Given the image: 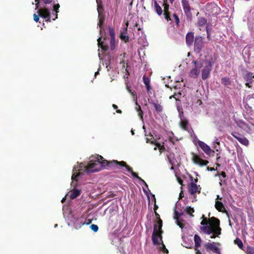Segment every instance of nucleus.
Listing matches in <instances>:
<instances>
[{"label":"nucleus","mask_w":254,"mask_h":254,"mask_svg":"<svg viewBox=\"0 0 254 254\" xmlns=\"http://www.w3.org/2000/svg\"><path fill=\"white\" fill-rule=\"evenodd\" d=\"M123 167H125L134 178L142 181L145 186H147L145 182L139 177L136 173L133 172L132 168L124 161H118L116 160L107 161L104 159L102 156L98 155L97 157L95 158V160L92 159L90 161L88 164L85 167V170L87 173H90L99 171L103 167L121 169Z\"/></svg>","instance_id":"nucleus-1"},{"label":"nucleus","mask_w":254,"mask_h":254,"mask_svg":"<svg viewBox=\"0 0 254 254\" xmlns=\"http://www.w3.org/2000/svg\"><path fill=\"white\" fill-rule=\"evenodd\" d=\"M203 220L200 222L202 225L200 230L207 235L212 234L210 238L214 239L221 234V228L220 227V220L215 217H211L208 219L202 215Z\"/></svg>","instance_id":"nucleus-2"},{"label":"nucleus","mask_w":254,"mask_h":254,"mask_svg":"<svg viewBox=\"0 0 254 254\" xmlns=\"http://www.w3.org/2000/svg\"><path fill=\"white\" fill-rule=\"evenodd\" d=\"M163 231L157 227V224H154L153 232L152 235V240L154 245H158L160 244L159 240L162 242V235Z\"/></svg>","instance_id":"nucleus-3"},{"label":"nucleus","mask_w":254,"mask_h":254,"mask_svg":"<svg viewBox=\"0 0 254 254\" xmlns=\"http://www.w3.org/2000/svg\"><path fill=\"white\" fill-rule=\"evenodd\" d=\"M192 63L194 64V67L189 72V76L193 78H196L199 75L200 69L203 65L200 61H193Z\"/></svg>","instance_id":"nucleus-4"},{"label":"nucleus","mask_w":254,"mask_h":254,"mask_svg":"<svg viewBox=\"0 0 254 254\" xmlns=\"http://www.w3.org/2000/svg\"><path fill=\"white\" fill-rule=\"evenodd\" d=\"M182 5L185 14L188 20L191 21L192 19L191 7L188 0H182Z\"/></svg>","instance_id":"nucleus-5"},{"label":"nucleus","mask_w":254,"mask_h":254,"mask_svg":"<svg viewBox=\"0 0 254 254\" xmlns=\"http://www.w3.org/2000/svg\"><path fill=\"white\" fill-rule=\"evenodd\" d=\"M219 243H207L204 244V246L207 251H211L216 254H221L219 248L217 246H219Z\"/></svg>","instance_id":"nucleus-6"},{"label":"nucleus","mask_w":254,"mask_h":254,"mask_svg":"<svg viewBox=\"0 0 254 254\" xmlns=\"http://www.w3.org/2000/svg\"><path fill=\"white\" fill-rule=\"evenodd\" d=\"M38 13L39 15L46 19L47 22L51 21V14L50 11L48 8H43L42 5L38 9Z\"/></svg>","instance_id":"nucleus-7"},{"label":"nucleus","mask_w":254,"mask_h":254,"mask_svg":"<svg viewBox=\"0 0 254 254\" xmlns=\"http://www.w3.org/2000/svg\"><path fill=\"white\" fill-rule=\"evenodd\" d=\"M243 76L244 80L246 81V86L249 88L251 87L250 84L254 82L253 80L254 78V73L246 70L245 73L243 74Z\"/></svg>","instance_id":"nucleus-8"},{"label":"nucleus","mask_w":254,"mask_h":254,"mask_svg":"<svg viewBox=\"0 0 254 254\" xmlns=\"http://www.w3.org/2000/svg\"><path fill=\"white\" fill-rule=\"evenodd\" d=\"M188 189L190 194L194 195L196 193H200L201 188L199 185L197 186L196 184L192 182L188 185Z\"/></svg>","instance_id":"nucleus-9"},{"label":"nucleus","mask_w":254,"mask_h":254,"mask_svg":"<svg viewBox=\"0 0 254 254\" xmlns=\"http://www.w3.org/2000/svg\"><path fill=\"white\" fill-rule=\"evenodd\" d=\"M232 135L239 142L243 145L247 146L249 144V141L243 134L238 132L234 131L231 133Z\"/></svg>","instance_id":"nucleus-10"},{"label":"nucleus","mask_w":254,"mask_h":254,"mask_svg":"<svg viewBox=\"0 0 254 254\" xmlns=\"http://www.w3.org/2000/svg\"><path fill=\"white\" fill-rule=\"evenodd\" d=\"M194 50L200 52L204 47L203 38L200 36H196L194 42Z\"/></svg>","instance_id":"nucleus-11"},{"label":"nucleus","mask_w":254,"mask_h":254,"mask_svg":"<svg viewBox=\"0 0 254 254\" xmlns=\"http://www.w3.org/2000/svg\"><path fill=\"white\" fill-rule=\"evenodd\" d=\"M192 156V161L196 164H198L201 166H206L209 162L207 160H205L201 159L197 154L193 152L191 153Z\"/></svg>","instance_id":"nucleus-12"},{"label":"nucleus","mask_w":254,"mask_h":254,"mask_svg":"<svg viewBox=\"0 0 254 254\" xmlns=\"http://www.w3.org/2000/svg\"><path fill=\"white\" fill-rule=\"evenodd\" d=\"M109 33L111 37V40L110 42V49L111 51H114L116 49L115 30L113 28L109 27Z\"/></svg>","instance_id":"nucleus-13"},{"label":"nucleus","mask_w":254,"mask_h":254,"mask_svg":"<svg viewBox=\"0 0 254 254\" xmlns=\"http://www.w3.org/2000/svg\"><path fill=\"white\" fill-rule=\"evenodd\" d=\"M207 64L204 67L202 70V78L203 80L207 79L210 75V71L211 70L212 64L210 62H207Z\"/></svg>","instance_id":"nucleus-14"},{"label":"nucleus","mask_w":254,"mask_h":254,"mask_svg":"<svg viewBox=\"0 0 254 254\" xmlns=\"http://www.w3.org/2000/svg\"><path fill=\"white\" fill-rule=\"evenodd\" d=\"M197 143L199 146L207 155H210L211 154L214 153V151L212 150L210 147L204 142L198 140Z\"/></svg>","instance_id":"nucleus-15"},{"label":"nucleus","mask_w":254,"mask_h":254,"mask_svg":"<svg viewBox=\"0 0 254 254\" xmlns=\"http://www.w3.org/2000/svg\"><path fill=\"white\" fill-rule=\"evenodd\" d=\"M194 247L195 254H202V253L198 249V248L200 246L201 239L200 237L197 234H195L194 236Z\"/></svg>","instance_id":"nucleus-16"},{"label":"nucleus","mask_w":254,"mask_h":254,"mask_svg":"<svg viewBox=\"0 0 254 254\" xmlns=\"http://www.w3.org/2000/svg\"><path fill=\"white\" fill-rule=\"evenodd\" d=\"M163 6L164 7L163 12L164 15V18L167 21H171L172 19L171 18L170 13L169 12V4L166 3H163Z\"/></svg>","instance_id":"nucleus-17"},{"label":"nucleus","mask_w":254,"mask_h":254,"mask_svg":"<svg viewBox=\"0 0 254 254\" xmlns=\"http://www.w3.org/2000/svg\"><path fill=\"white\" fill-rule=\"evenodd\" d=\"M120 39L125 43L128 42L129 36L127 34V28H123L120 31Z\"/></svg>","instance_id":"nucleus-18"},{"label":"nucleus","mask_w":254,"mask_h":254,"mask_svg":"<svg viewBox=\"0 0 254 254\" xmlns=\"http://www.w3.org/2000/svg\"><path fill=\"white\" fill-rule=\"evenodd\" d=\"M194 33L190 32L187 34L186 42L188 46H190L192 45L193 42H194Z\"/></svg>","instance_id":"nucleus-19"},{"label":"nucleus","mask_w":254,"mask_h":254,"mask_svg":"<svg viewBox=\"0 0 254 254\" xmlns=\"http://www.w3.org/2000/svg\"><path fill=\"white\" fill-rule=\"evenodd\" d=\"M36 9H38L43 4H48L52 2V0H35Z\"/></svg>","instance_id":"nucleus-20"},{"label":"nucleus","mask_w":254,"mask_h":254,"mask_svg":"<svg viewBox=\"0 0 254 254\" xmlns=\"http://www.w3.org/2000/svg\"><path fill=\"white\" fill-rule=\"evenodd\" d=\"M215 208L219 212H225V208L223 203L220 201H216L215 204Z\"/></svg>","instance_id":"nucleus-21"},{"label":"nucleus","mask_w":254,"mask_h":254,"mask_svg":"<svg viewBox=\"0 0 254 254\" xmlns=\"http://www.w3.org/2000/svg\"><path fill=\"white\" fill-rule=\"evenodd\" d=\"M154 213L157 219V220L154 222V224H157V227H159V229H161L163 226V221L157 211L154 212Z\"/></svg>","instance_id":"nucleus-22"},{"label":"nucleus","mask_w":254,"mask_h":254,"mask_svg":"<svg viewBox=\"0 0 254 254\" xmlns=\"http://www.w3.org/2000/svg\"><path fill=\"white\" fill-rule=\"evenodd\" d=\"M154 3L155 11L158 15H161L163 13V10L161 7L159 5L156 0L154 1Z\"/></svg>","instance_id":"nucleus-23"},{"label":"nucleus","mask_w":254,"mask_h":254,"mask_svg":"<svg viewBox=\"0 0 254 254\" xmlns=\"http://www.w3.org/2000/svg\"><path fill=\"white\" fill-rule=\"evenodd\" d=\"M181 127L185 130L188 131L189 122L186 119H181L180 122Z\"/></svg>","instance_id":"nucleus-24"},{"label":"nucleus","mask_w":254,"mask_h":254,"mask_svg":"<svg viewBox=\"0 0 254 254\" xmlns=\"http://www.w3.org/2000/svg\"><path fill=\"white\" fill-rule=\"evenodd\" d=\"M146 137V141L147 143H150V144H154L156 142V140L154 139L153 135L150 132L149 134H145Z\"/></svg>","instance_id":"nucleus-25"},{"label":"nucleus","mask_w":254,"mask_h":254,"mask_svg":"<svg viewBox=\"0 0 254 254\" xmlns=\"http://www.w3.org/2000/svg\"><path fill=\"white\" fill-rule=\"evenodd\" d=\"M143 82L144 84L145 85L146 89L148 92H149L151 89V87L150 85V79L148 77L145 76V75L143 76Z\"/></svg>","instance_id":"nucleus-26"},{"label":"nucleus","mask_w":254,"mask_h":254,"mask_svg":"<svg viewBox=\"0 0 254 254\" xmlns=\"http://www.w3.org/2000/svg\"><path fill=\"white\" fill-rule=\"evenodd\" d=\"M183 214V213H179L178 211L176 210H175L174 211V219L176 220V221L178 222V225L180 226V227L182 228V224L179 223V219L180 217Z\"/></svg>","instance_id":"nucleus-27"},{"label":"nucleus","mask_w":254,"mask_h":254,"mask_svg":"<svg viewBox=\"0 0 254 254\" xmlns=\"http://www.w3.org/2000/svg\"><path fill=\"white\" fill-rule=\"evenodd\" d=\"M80 194V190H78L74 189L72 191L70 192V197L71 199H74L76 198L78 196H79Z\"/></svg>","instance_id":"nucleus-28"},{"label":"nucleus","mask_w":254,"mask_h":254,"mask_svg":"<svg viewBox=\"0 0 254 254\" xmlns=\"http://www.w3.org/2000/svg\"><path fill=\"white\" fill-rule=\"evenodd\" d=\"M207 23V19L204 17H199L198 18L197 21V25L198 26H204Z\"/></svg>","instance_id":"nucleus-29"},{"label":"nucleus","mask_w":254,"mask_h":254,"mask_svg":"<svg viewBox=\"0 0 254 254\" xmlns=\"http://www.w3.org/2000/svg\"><path fill=\"white\" fill-rule=\"evenodd\" d=\"M101 39L102 38L101 37H99L98 40H97V41H98V46L99 47H100L104 51H107L108 49V46H106V45H103V42L101 41Z\"/></svg>","instance_id":"nucleus-30"},{"label":"nucleus","mask_w":254,"mask_h":254,"mask_svg":"<svg viewBox=\"0 0 254 254\" xmlns=\"http://www.w3.org/2000/svg\"><path fill=\"white\" fill-rule=\"evenodd\" d=\"M221 83L224 86H228L231 84V81L229 77H225L221 79Z\"/></svg>","instance_id":"nucleus-31"},{"label":"nucleus","mask_w":254,"mask_h":254,"mask_svg":"<svg viewBox=\"0 0 254 254\" xmlns=\"http://www.w3.org/2000/svg\"><path fill=\"white\" fill-rule=\"evenodd\" d=\"M60 7V4L59 3L56 4L54 5V11H55V17H53L52 19L53 20H55L57 18H58V13L59 12V8Z\"/></svg>","instance_id":"nucleus-32"},{"label":"nucleus","mask_w":254,"mask_h":254,"mask_svg":"<svg viewBox=\"0 0 254 254\" xmlns=\"http://www.w3.org/2000/svg\"><path fill=\"white\" fill-rule=\"evenodd\" d=\"M153 105L156 112H157L158 113H160L162 111L163 108L161 105L157 103H153Z\"/></svg>","instance_id":"nucleus-33"},{"label":"nucleus","mask_w":254,"mask_h":254,"mask_svg":"<svg viewBox=\"0 0 254 254\" xmlns=\"http://www.w3.org/2000/svg\"><path fill=\"white\" fill-rule=\"evenodd\" d=\"M135 101V104L137 106L136 108L137 111L138 112V115L141 117V119H143V112L141 109L140 106L137 103V100Z\"/></svg>","instance_id":"nucleus-34"},{"label":"nucleus","mask_w":254,"mask_h":254,"mask_svg":"<svg viewBox=\"0 0 254 254\" xmlns=\"http://www.w3.org/2000/svg\"><path fill=\"white\" fill-rule=\"evenodd\" d=\"M234 243L239 247V248L241 249H242L243 248V243L242 241V240L239 238H237L234 240Z\"/></svg>","instance_id":"nucleus-35"},{"label":"nucleus","mask_w":254,"mask_h":254,"mask_svg":"<svg viewBox=\"0 0 254 254\" xmlns=\"http://www.w3.org/2000/svg\"><path fill=\"white\" fill-rule=\"evenodd\" d=\"M174 154L173 153H169V154L167 155V158L168 162H169V163L171 165H172V166L171 167V169H174V167L173 166V165H174V162L172 159V157L174 156Z\"/></svg>","instance_id":"nucleus-36"},{"label":"nucleus","mask_w":254,"mask_h":254,"mask_svg":"<svg viewBox=\"0 0 254 254\" xmlns=\"http://www.w3.org/2000/svg\"><path fill=\"white\" fill-rule=\"evenodd\" d=\"M186 211L187 213L189 214L190 216H193V215L192 214V213L194 211L193 208L190 206H188L186 209Z\"/></svg>","instance_id":"nucleus-37"},{"label":"nucleus","mask_w":254,"mask_h":254,"mask_svg":"<svg viewBox=\"0 0 254 254\" xmlns=\"http://www.w3.org/2000/svg\"><path fill=\"white\" fill-rule=\"evenodd\" d=\"M247 254H254V247L248 246L246 250Z\"/></svg>","instance_id":"nucleus-38"},{"label":"nucleus","mask_w":254,"mask_h":254,"mask_svg":"<svg viewBox=\"0 0 254 254\" xmlns=\"http://www.w3.org/2000/svg\"><path fill=\"white\" fill-rule=\"evenodd\" d=\"M127 90L128 92L129 93H130L131 94V95H132V96L133 97V100L134 101H136L137 100V95H136V94L134 92H132L131 91L130 88L129 87H127Z\"/></svg>","instance_id":"nucleus-39"},{"label":"nucleus","mask_w":254,"mask_h":254,"mask_svg":"<svg viewBox=\"0 0 254 254\" xmlns=\"http://www.w3.org/2000/svg\"><path fill=\"white\" fill-rule=\"evenodd\" d=\"M173 17L175 19V22L177 26H179L180 25V19L179 16L177 15V14L174 13L173 15Z\"/></svg>","instance_id":"nucleus-40"},{"label":"nucleus","mask_w":254,"mask_h":254,"mask_svg":"<svg viewBox=\"0 0 254 254\" xmlns=\"http://www.w3.org/2000/svg\"><path fill=\"white\" fill-rule=\"evenodd\" d=\"M157 147L159 148V151L161 153L162 151L165 150V148L164 145H161L160 143L155 142V144Z\"/></svg>","instance_id":"nucleus-41"},{"label":"nucleus","mask_w":254,"mask_h":254,"mask_svg":"<svg viewBox=\"0 0 254 254\" xmlns=\"http://www.w3.org/2000/svg\"><path fill=\"white\" fill-rule=\"evenodd\" d=\"M99 21L98 25L101 29L102 28V26H103V24L104 21V18H101L100 17V14H99Z\"/></svg>","instance_id":"nucleus-42"},{"label":"nucleus","mask_w":254,"mask_h":254,"mask_svg":"<svg viewBox=\"0 0 254 254\" xmlns=\"http://www.w3.org/2000/svg\"><path fill=\"white\" fill-rule=\"evenodd\" d=\"M181 95V93L180 92L178 93H174V95L171 96L169 98L171 99L172 98H175L176 101L178 100V98H179Z\"/></svg>","instance_id":"nucleus-43"},{"label":"nucleus","mask_w":254,"mask_h":254,"mask_svg":"<svg viewBox=\"0 0 254 254\" xmlns=\"http://www.w3.org/2000/svg\"><path fill=\"white\" fill-rule=\"evenodd\" d=\"M90 227L94 232H97L99 229L98 226L95 224L91 225Z\"/></svg>","instance_id":"nucleus-44"},{"label":"nucleus","mask_w":254,"mask_h":254,"mask_svg":"<svg viewBox=\"0 0 254 254\" xmlns=\"http://www.w3.org/2000/svg\"><path fill=\"white\" fill-rule=\"evenodd\" d=\"M126 54L124 53L123 54H121L120 56L123 57L122 60H121L120 64L123 65V67H125V62L123 58H124L126 56Z\"/></svg>","instance_id":"nucleus-45"},{"label":"nucleus","mask_w":254,"mask_h":254,"mask_svg":"<svg viewBox=\"0 0 254 254\" xmlns=\"http://www.w3.org/2000/svg\"><path fill=\"white\" fill-rule=\"evenodd\" d=\"M80 173H78L76 174L75 173L72 175L71 179L72 181H77V178L80 176Z\"/></svg>","instance_id":"nucleus-46"},{"label":"nucleus","mask_w":254,"mask_h":254,"mask_svg":"<svg viewBox=\"0 0 254 254\" xmlns=\"http://www.w3.org/2000/svg\"><path fill=\"white\" fill-rule=\"evenodd\" d=\"M39 14H36L35 13L34 14L33 17H34V20L36 22H38L39 20Z\"/></svg>","instance_id":"nucleus-47"},{"label":"nucleus","mask_w":254,"mask_h":254,"mask_svg":"<svg viewBox=\"0 0 254 254\" xmlns=\"http://www.w3.org/2000/svg\"><path fill=\"white\" fill-rule=\"evenodd\" d=\"M162 249L164 252L167 254L169 253L168 250L166 248L165 246L163 244H162Z\"/></svg>","instance_id":"nucleus-48"},{"label":"nucleus","mask_w":254,"mask_h":254,"mask_svg":"<svg viewBox=\"0 0 254 254\" xmlns=\"http://www.w3.org/2000/svg\"><path fill=\"white\" fill-rule=\"evenodd\" d=\"M218 175H221L223 178H226V175L225 172H223V171L221 172L220 174H218Z\"/></svg>","instance_id":"nucleus-49"},{"label":"nucleus","mask_w":254,"mask_h":254,"mask_svg":"<svg viewBox=\"0 0 254 254\" xmlns=\"http://www.w3.org/2000/svg\"><path fill=\"white\" fill-rule=\"evenodd\" d=\"M158 208V205L156 204V200H155V204L154 206V212L156 211L157 209Z\"/></svg>","instance_id":"nucleus-50"},{"label":"nucleus","mask_w":254,"mask_h":254,"mask_svg":"<svg viewBox=\"0 0 254 254\" xmlns=\"http://www.w3.org/2000/svg\"><path fill=\"white\" fill-rule=\"evenodd\" d=\"M207 169L208 171H215V170H216L217 169H214V168H213V167H207Z\"/></svg>","instance_id":"nucleus-51"},{"label":"nucleus","mask_w":254,"mask_h":254,"mask_svg":"<svg viewBox=\"0 0 254 254\" xmlns=\"http://www.w3.org/2000/svg\"><path fill=\"white\" fill-rule=\"evenodd\" d=\"M178 182L181 185H183V181L180 179V178H178Z\"/></svg>","instance_id":"nucleus-52"},{"label":"nucleus","mask_w":254,"mask_h":254,"mask_svg":"<svg viewBox=\"0 0 254 254\" xmlns=\"http://www.w3.org/2000/svg\"><path fill=\"white\" fill-rule=\"evenodd\" d=\"M206 32H207V38L208 40H210V33L207 29H206Z\"/></svg>","instance_id":"nucleus-53"},{"label":"nucleus","mask_w":254,"mask_h":254,"mask_svg":"<svg viewBox=\"0 0 254 254\" xmlns=\"http://www.w3.org/2000/svg\"><path fill=\"white\" fill-rule=\"evenodd\" d=\"M112 107H113V108H114V109H116V110H117V109H118V106H117V105H115V104H113Z\"/></svg>","instance_id":"nucleus-54"},{"label":"nucleus","mask_w":254,"mask_h":254,"mask_svg":"<svg viewBox=\"0 0 254 254\" xmlns=\"http://www.w3.org/2000/svg\"><path fill=\"white\" fill-rule=\"evenodd\" d=\"M116 112L117 113L121 114L122 113V111L120 109H117Z\"/></svg>","instance_id":"nucleus-55"},{"label":"nucleus","mask_w":254,"mask_h":254,"mask_svg":"<svg viewBox=\"0 0 254 254\" xmlns=\"http://www.w3.org/2000/svg\"><path fill=\"white\" fill-rule=\"evenodd\" d=\"M128 22L127 21L126 23V27L125 28H127L128 27Z\"/></svg>","instance_id":"nucleus-56"},{"label":"nucleus","mask_w":254,"mask_h":254,"mask_svg":"<svg viewBox=\"0 0 254 254\" xmlns=\"http://www.w3.org/2000/svg\"><path fill=\"white\" fill-rule=\"evenodd\" d=\"M197 181H198V179L196 178V179H195L194 180V182L193 183H194L195 184L197 182Z\"/></svg>","instance_id":"nucleus-57"},{"label":"nucleus","mask_w":254,"mask_h":254,"mask_svg":"<svg viewBox=\"0 0 254 254\" xmlns=\"http://www.w3.org/2000/svg\"><path fill=\"white\" fill-rule=\"evenodd\" d=\"M170 141L172 142V143L174 144V141L173 140V139L172 138H170Z\"/></svg>","instance_id":"nucleus-58"},{"label":"nucleus","mask_w":254,"mask_h":254,"mask_svg":"<svg viewBox=\"0 0 254 254\" xmlns=\"http://www.w3.org/2000/svg\"><path fill=\"white\" fill-rule=\"evenodd\" d=\"M167 0H163V3H168Z\"/></svg>","instance_id":"nucleus-59"},{"label":"nucleus","mask_w":254,"mask_h":254,"mask_svg":"<svg viewBox=\"0 0 254 254\" xmlns=\"http://www.w3.org/2000/svg\"><path fill=\"white\" fill-rule=\"evenodd\" d=\"M220 157H217L216 158L217 161H219V160L220 159Z\"/></svg>","instance_id":"nucleus-60"},{"label":"nucleus","mask_w":254,"mask_h":254,"mask_svg":"<svg viewBox=\"0 0 254 254\" xmlns=\"http://www.w3.org/2000/svg\"><path fill=\"white\" fill-rule=\"evenodd\" d=\"M216 166H217V167H220V165L219 163H216Z\"/></svg>","instance_id":"nucleus-61"},{"label":"nucleus","mask_w":254,"mask_h":254,"mask_svg":"<svg viewBox=\"0 0 254 254\" xmlns=\"http://www.w3.org/2000/svg\"><path fill=\"white\" fill-rule=\"evenodd\" d=\"M190 179H191V181L193 180V177L191 176H190Z\"/></svg>","instance_id":"nucleus-62"},{"label":"nucleus","mask_w":254,"mask_h":254,"mask_svg":"<svg viewBox=\"0 0 254 254\" xmlns=\"http://www.w3.org/2000/svg\"><path fill=\"white\" fill-rule=\"evenodd\" d=\"M242 125L245 126H247V125L245 123H242Z\"/></svg>","instance_id":"nucleus-63"},{"label":"nucleus","mask_w":254,"mask_h":254,"mask_svg":"<svg viewBox=\"0 0 254 254\" xmlns=\"http://www.w3.org/2000/svg\"><path fill=\"white\" fill-rule=\"evenodd\" d=\"M175 0H170V2L171 3H173V2Z\"/></svg>","instance_id":"nucleus-64"}]
</instances>
